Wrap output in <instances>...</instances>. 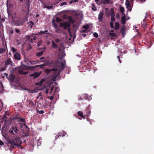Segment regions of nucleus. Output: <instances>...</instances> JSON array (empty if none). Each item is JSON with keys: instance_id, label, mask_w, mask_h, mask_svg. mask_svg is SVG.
Here are the masks:
<instances>
[{"instance_id": "21", "label": "nucleus", "mask_w": 154, "mask_h": 154, "mask_svg": "<svg viewBox=\"0 0 154 154\" xmlns=\"http://www.w3.org/2000/svg\"><path fill=\"white\" fill-rule=\"evenodd\" d=\"M28 24V27H30L31 29L32 28V26L34 24L33 22L32 21H30L27 23Z\"/></svg>"}, {"instance_id": "24", "label": "nucleus", "mask_w": 154, "mask_h": 154, "mask_svg": "<svg viewBox=\"0 0 154 154\" xmlns=\"http://www.w3.org/2000/svg\"><path fill=\"white\" fill-rule=\"evenodd\" d=\"M77 114L80 116L81 117L84 119H85L84 116L83 115V113L81 111H78L77 113Z\"/></svg>"}, {"instance_id": "41", "label": "nucleus", "mask_w": 154, "mask_h": 154, "mask_svg": "<svg viewBox=\"0 0 154 154\" xmlns=\"http://www.w3.org/2000/svg\"><path fill=\"white\" fill-rule=\"evenodd\" d=\"M110 27L112 28H114L113 23L111 21L110 22Z\"/></svg>"}, {"instance_id": "15", "label": "nucleus", "mask_w": 154, "mask_h": 154, "mask_svg": "<svg viewBox=\"0 0 154 154\" xmlns=\"http://www.w3.org/2000/svg\"><path fill=\"white\" fill-rule=\"evenodd\" d=\"M19 119V120L18 121L19 122H20L22 123V124L23 125L25 124L26 122H25V119H23V118H19L18 117V118L16 117L15 118L16 119Z\"/></svg>"}, {"instance_id": "30", "label": "nucleus", "mask_w": 154, "mask_h": 154, "mask_svg": "<svg viewBox=\"0 0 154 154\" xmlns=\"http://www.w3.org/2000/svg\"><path fill=\"white\" fill-rule=\"evenodd\" d=\"M89 28V26L88 25H85L83 26V28L86 30H88Z\"/></svg>"}, {"instance_id": "2", "label": "nucleus", "mask_w": 154, "mask_h": 154, "mask_svg": "<svg viewBox=\"0 0 154 154\" xmlns=\"http://www.w3.org/2000/svg\"><path fill=\"white\" fill-rule=\"evenodd\" d=\"M27 17H21L20 19L17 20H13L11 23L12 26H22L25 23L27 19Z\"/></svg>"}, {"instance_id": "44", "label": "nucleus", "mask_w": 154, "mask_h": 154, "mask_svg": "<svg viewBox=\"0 0 154 154\" xmlns=\"http://www.w3.org/2000/svg\"><path fill=\"white\" fill-rule=\"evenodd\" d=\"M30 63L31 64L34 65L36 64V62L34 61H30Z\"/></svg>"}, {"instance_id": "8", "label": "nucleus", "mask_w": 154, "mask_h": 154, "mask_svg": "<svg viewBox=\"0 0 154 154\" xmlns=\"http://www.w3.org/2000/svg\"><path fill=\"white\" fill-rule=\"evenodd\" d=\"M41 72H35L34 73L31 74L30 75V77H33V79H35L38 77L40 75Z\"/></svg>"}, {"instance_id": "58", "label": "nucleus", "mask_w": 154, "mask_h": 154, "mask_svg": "<svg viewBox=\"0 0 154 154\" xmlns=\"http://www.w3.org/2000/svg\"><path fill=\"white\" fill-rule=\"evenodd\" d=\"M72 1L73 2H77L78 1V0H72Z\"/></svg>"}, {"instance_id": "64", "label": "nucleus", "mask_w": 154, "mask_h": 154, "mask_svg": "<svg viewBox=\"0 0 154 154\" xmlns=\"http://www.w3.org/2000/svg\"><path fill=\"white\" fill-rule=\"evenodd\" d=\"M6 116H7V115H6V114L4 115V118H7V117H6Z\"/></svg>"}, {"instance_id": "40", "label": "nucleus", "mask_w": 154, "mask_h": 154, "mask_svg": "<svg viewBox=\"0 0 154 154\" xmlns=\"http://www.w3.org/2000/svg\"><path fill=\"white\" fill-rule=\"evenodd\" d=\"M45 71L46 72L49 73L51 72V70L49 69H45Z\"/></svg>"}, {"instance_id": "20", "label": "nucleus", "mask_w": 154, "mask_h": 154, "mask_svg": "<svg viewBox=\"0 0 154 154\" xmlns=\"http://www.w3.org/2000/svg\"><path fill=\"white\" fill-rule=\"evenodd\" d=\"M146 18L144 19L143 21V23L142 24V27L143 28H145L147 26V23L145 21Z\"/></svg>"}, {"instance_id": "61", "label": "nucleus", "mask_w": 154, "mask_h": 154, "mask_svg": "<svg viewBox=\"0 0 154 154\" xmlns=\"http://www.w3.org/2000/svg\"><path fill=\"white\" fill-rule=\"evenodd\" d=\"M46 93L47 94L48 93V89H47V88L46 89Z\"/></svg>"}, {"instance_id": "52", "label": "nucleus", "mask_w": 154, "mask_h": 154, "mask_svg": "<svg viewBox=\"0 0 154 154\" xmlns=\"http://www.w3.org/2000/svg\"><path fill=\"white\" fill-rule=\"evenodd\" d=\"M55 41L56 42H60V40L58 38H57L55 39Z\"/></svg>"}, {"instance_id": "18", "label": "nucleus", "mask_w": 154, "mask_h": 154, "mask_svg": "<svg viewBox=\"0 0 154 154\" xmlns=\"http://www.w3.org/2000/svg\"><path fill=\"white\" fill-rule=\"evenodd\" d=\"M12 63V61L10 60V58H8L7 60L5 62V64L6 66Z\"/></svg>"}, {"instance_id": "4", "label": "nucleus", "mask_w": 154, "mask_h": 154, "mask_svg": "<svg viewBox=\"0 0 154 154\" xmlns=\"http://www.w3.org/2000/svg\"><path fill=\"white\" fill-rule=\"evenodd\" d=\"M26 38L27 40L29 41L30 42L33 43V40H35L36 39V36L35 34L32 33L30 35H26Z\"/></svg>"}, {"instance_id": "42", "label": "nucleus", "mask_w": 154, "mask_h": 154, "mask_svg": "<svg viewBox=\"0 0 154 154\" xmlns=\"http://www.w3.org/2000/svg\"><path fill=\"white\" fill-rule=\"evenodd\" d=\"M29 92L30 93H34L35 92V91L34 90H29Z\"/></svg>"}, {"instance_id": "55", "label": "nucleus", "mask_w": 154, "mask_h": 154, "mask_svg": "<svg viewBox=\"0 0 154 154\" xmlns=\"http://www.w3.org/2000/svg\"><path fill=\"white\" fill-rule=\"evenodd\" d=\"M2 124V121L0 120V130L1 129V126Z\"/></svg>"}, {"instance_id": "28", "label": "nucleus", "mask_w": 154, "mask_h": 154, "mask_svg": "<svg viewBox=\"0 0 154 154\" xmlns=\"http://www.w3.org/2000/svg\"><path fill=\"white\" fill-rule=\"evenodd\" d=\"M92 7L91 8L94 11H97V8L96 7L94 6V4H93L92 5Z\"/></svg>"}, {"instance_id": "45", "label": "nucleus", "mask_w": 154, "mask_h": 154, "mask_svg": "<svg viewBox=\"0 0 154 154\" xmlns=\"http://www.w3.org/2000/svg\"><path fill=\"white\" fill-rule=\"evenodd\" d=\"M111 20L112 21H114L115 20V17H111Z\"/></svg>"}, {"instance_id": "47", "label": "nucleus", "mask_w": 154, "mask_h": 154, "mask_svg": "<svg viewBox=\"0 0 154 154\" xmlns=\"http://www.w3.org/2000/svg\"><path fill=\"white\" fill-rule=\"evenodd\" d=\"M15 31L17 33H19L20 32V30L19 29H15Z\"/></svg>"}, {"instance_id": "53", "label": "nucleus", "mask_w": 154, "mask_h": 154, "mask_svg": "<svg viewBox=\"0 0 154 154\" xmlns=\"http://www.w3.org/2000/svg\"><path fill=\"white\" fill-rule=\"evenodd\" d=\"M4 144V143L0 140V145L2 146Z\"/></svg>"}, {"instance_id": "10", "label": "nucleus", "mask_w": 154, "mask_h": 154, "mask_svg": "<svg viewBox=\"0 0 154 154\" xmlns=\"http://www.w3.org/2000/svg\"><path fill=\"white\" fill-rule=\"evenodd\" d=\"M9 80L11 81V82H13L15 78V75L13 74H10L9 75Z\"/></svg>"}, {"instance_id": "36", "label": "nucleus", "mask_w": 154, "mask_h": 154, "mask_svg": "<svg viewBox=\"0 0 154 154\" xmlns=\"http://www.w3.org/2000/svg\"><path fill=\"white\" fill-rule=\"evenodd\" d=\"M45 7L48 8V9H53V6H46V5H45Z\"/></svg>"}, {"instance_id": "54", "label": "nucleus", "mask_w": 154, "mask_h": 154, "mask_svg": "<svg viewBox=\"0 0 154 154\" xmlns=\"http://www.w3.org/2000/svg\"><path fill=\"white\" fill-rule=\"evenodd\" d=\"M87 30H86V29H85V30H82L81 31V32H82V33H85V32H86V31H87Z\"/></svg>"}, {"instance_id": "29", "label": "nucleus", "mask_w": 154, "mask_h": 154, "mask_svg": "<svg viewBox=\"0 0 154 154\" xmlns=\"http://www.w3.org/2000/svg\"><path fill=\"white\" fill-rule=\"evenodd\" d=\"M43 51H41L37 53L36 54V56L39 57L40 56L43 54Z\"/></svg>"}, {"instance_id": "7", "label": "nucleus", "mask_w": 154, "mask_h": 154, "mask_svg": "<svg viewBox=\"0 0 154 154\" xmlns=\"http://www.w3.org/2000/svg\"><path fill=\"white\" fill-rule=\"evenodd\" d=\"M26 2H25V4L26 5V11H25L23 9V10L26 13L27 15H28L29 10V7H30V5L29 4V0H26Z\"/></svg>"}, {"instance_id": "34", "label": "nucleus", "mask_w": 154, "mask_h": 154, "mask_svg": "<svg viewBox=\"0 0 154 154\" xmlns=\"http://www.w3.org/2000/svg\"><path fill=\"white\" fill-rule=\"evenodd\" d=\"M120 11L122 13H123L124 14V8L123 7H122L120 8Z\"/></svg>"}, {"instance_id": "59", "label": "nucleus", "mask_w": 154, "mask_h": 154, "mask_svg": "<svg viewBox=\"0 0 154 154\" xmlns=\"http://www.w3.org/2000/svg\"><path fill=\"white\" fill-rule=\"evenodd\" d=\"M68 31L69 33H70V27H69V28H68Z\"/></svg>"}, {"instance_id": "22", "label": "nucleus", "mask_w": 154, "mask_h": 154, "mask_svg": "<svg viewBox=\"0 0 154 154\" xmlns=\"http://www.w3.org/2000/svg\"><path fill=\"white\" fill-rule=\"evenodd\" d=\"M119 27V23L118 22H116L115 23V26L114 28V29L115 30H117Z\"/></svg>"}, {"instance_id": "31", "label": "nucleus", "mask_w": 154, "mask_h": 154, "mask_svg": "<svg viewBox=\"0 0 154 154\" xmlns=\"http://www.w3.org/2000/svg\"><path fill=\"white\" fill-rule=\"evenodd\" d=\"M11 51H12L13 53H14L17 51V50L13 47H12L11 48Z\"/></svg>"}, {"instance_id": "5", "label": "nucleus", "mask_w": 154, "mask_h": 154, "mask_svg": "<svg viewBox=\"0 0 154 154\" xmlns=\"http://www.w3.org/2000/svg\"><path fill=\"white\" fill-rule=\"evenodd\" d=\"M60 61L59 62L58 67L61 70H63L65 68L66 64L65 60L62 58L60 59Z\"/></svg>"}, {"instance_id": "63", "label": "nucleus", "mask_w": 154, "mask_h": 154, "mask_svg": "<svg viewBox=\"0 0 154 154\" xmlns=\"http://www.w3.org/2000/svg\"><path fill=\"white\" fill-rule=\"evenodd\" d=\"M140 1L141 2H143L146 1V0H140Z\"/></svg>"}, {"instance_id": "38", "label": "nucleus", "mask_w": 154, "mask_h": 154, "mask_svg": "<svg viewBox=\"0 0 154 154\" xmlns=\"http://www.w3.org/2000/svg\"><path fill=\"white\" fill-rule=\"evenodd\" d=\"M93 36L95 38H97L98 37V34L97 32H94L93 34Z\"/></svg>"}, {"instance_id": "37", "label": "nucleus", "mask_w": 154, "mask_h": 154, "mask_svg": "<svg viewBox=\"0 0 154 154\" xmlns=\"http://www.w3.org/2000/svg\"><path fill=\"white\" fill-rule=\"evenodd\" d=\"M56 20L57 22H60L62 20L60 18L57 17L56 18Z\"/></svg>"}, {"instance_id": "14", "label": "nucleus", "mask_w": 154, "mask_h": 154, "mask_svg": "<svg viewBox=\"0 0 154 154\" xmlns=\"http://www.w3.org/2000/svg\"><path fill=\"white\" fill-rule=\"evenodd\" d=\"M86 112L87 114L85 115V116L87 117H89L90 115L91 111L90 108L88 107H87L86 110Z\"/></svg>"}, {"instance_id": "16", "label": "nucleus", "mask_w": 154, "mask_h": 154, "mask_svg": "<svg viewBox=\"0 0 154 154\" xmlns=\"http://www.w3.org/2000/svg\"><path fill=\"white\" fill-rule=\"evenodd\" d=\"M126 17L124 15L122 16L121 18V22L123 25H125L126 23Z\"/></svg>"}, {"instance_id": "62", "label": "nucleus", "mask_w": 154, "mask_h": 154, "mask_svg": "<svg viewBox=\"0 0 154 154\" xmlns=\"http://www.w3.org/2000/svg\"><path fill=\"white\" fill-rule=\"evenodd\" d=\"M14 16H15V17H17V18H19V17H18L17 16V14H16V13H15V14Z\"/></svg>"}, {"instance_id": "35", "label": "nucleus", "mask_w": 154, "mask_h": 154, "mask_svg": "<svg viewBox=\"0 0 154 154\" xmlns=\"http://www.w3.org/2000/svg\"><path fill=\"white\" fill-rule=\"evenodd\" d=\"M7 67V66H5V67H1L0 69V71H3L5 70L6 69V68Z\"/></svg>"}, {"instance_id": "51", "label": "nucleus", "mask_w": 154, "mask_h": 154, "mask_svg": "<svg viewBox=\"0 0 154 154\" xmlns=\"http://www.w3.org/2000/svg\"><path fill=\"white\" fill-rule=\"evenodd\" d=\"M117 58L119 60V61L120 62V63H121L122 62L120 60V57L119 56H118L117 57Z\"/></svg>"}, {"instance_id": "11", "label": "nucleus", "mask_w": 154, "mask_h": 154, "mask_svg": "<svg viewBox=\"0 0 154 154\" xmlns=\"http://www.w3.org/2000/svg\"><path fill=\"white\" fill-rule=\"evenodd\" d=\"M103 13L102 12H100L98 15V20L99 21L102 22L103 19Z\"/></svg>"}, {"instance_id": "9", "label": "nucleus", "mask_w": 154, "mask_h": 154, "mask_svg": "<svg viewBox=\"0 0 154 154\" xmlns=\"http://www.w3.org/2000/svg\"><path fill=\"white\" fill-rule=\"evenodd\" d=\"M14 58L15 60H20L21 59L20 54L18 52H16L14 54Z\"/></svg>"}, {"instance_id": "3", "label": "nucleus", "mask_w": 154, "mask_h": 154, "mask_svg": "<svg viewBox=\"0 0 154 154\" xmlns=\"http://www.w3.org/2000/svg\"><path fill=\"white\" fill-rule=\"evenodd\" d=\"M8 132L14 136H17L19 132L17 127L15 126H12L10 129L8 130Z\"/></svg>"}, {"instance_id": "25", "label": "nucleus", "mask_w": 154, "mask_h": 154, "mask_svg": "<svg viewBox=\"0 0 154 154\" xmlns=\"http://www.w3.org/2000/svg\"><path fill=\"white\" fill-rule=\"evenodd\" d=\"M52 47L53 48H57V45L54 42V41L52 42Z\"/></svg>"}, {"instance_id": "33", "label": "nucleus", "mask_w": 154, "mask_h": 154, "mask_svg": "<svg viewBox=\"0 0 154 154\" xmlns=\"http://www.w3.org/2000/svg\"><path fill=\"white\" fill-rule=\"evenodd\" d=\"M13 30L12 28L10 29H9V33L10 35H12L13 34Z\"/></svg>"}, {"instance_id": "13", "label": "nucleus", "mask_w": 154, "mask_h": 154, "mask_svg": "<svg viewBox=\"0 0 154 154\" xmlns=\"http://www.w3.org/2000/svg\"><path fill=\"white\" fill-rule=\"evenodd\" d=\"M67 19L68 21L72 24L74 23L75 22L74 20L71 16H69L68 17Z\"/></svg>"}, {"instance_id": "27", "label": "nucleus", "mask_w": 154, "mask_h": 154, "mask_svg": "<svg viewBox=\"0 0 154 154\" xmlns=\"http://www.w3.org/2000/svg\"><path fill=\"white\" fill-rule=\"evenodd\" d=\"M5 50V49L3 48H0V54H2L4 52Z\"/></svg>"}, {"instance_id": "49", "label": "nucleus", "mask_w": 154, "mask_h": 154, "mask_svg": "<svg viewBox=\"0 0 154 154\" xmlns=\"http://www.w3.org/2000/svg\"><path fill=\"white\" fill-rule=\"evenodd\" d=\"M54 27L55 29H57V25L54 23H53Z\"/></svg>"}, {"instance_id": "39", "label": "nucleus", "mask_w": 154, "mask_h": 154, "mask_svg": "<svg viewBox=\"0 0 154 154\" xmlns=\"http://www.w3.org/2000/svg\"><path fill=\"white\" fill-rule=\"evenodd\" d=\"M109 35L110 36L113 37H115L116 36V34L113 33H109Z\"/></svg>"}, {"instance_id": "23", "label": "nucleus", "mask_w": 154, "mask_h": 154, "mask_svg": "<svg viewBox=\"0 0 154 154\" xmlns=\"http://www.w3.org/2000/svg\"><path fill=\"white\" fill-rule=\"evenodd\" d=\"M126 28L124 26L122 28L121 32L123 35H124L125 34V31Z\"/></svg>"}, {"instance_id": "60", "label": "nucleus", "mask_w": 154, "mask_h": 154, "mask_svg": "<svg viewBox=\"0 0 154 154\" xmlns=\"http://www.w3.org/2000/svg\"><path fill=\"white\" fill-rule=\"evenodd\" d=\"M39 16V14H37L35 16V17L36 18H38V17Z\"/></svg>"}, {"instance_id": "26", "label": "nucleus", "mask_w": 154, "mask_h": 154, "mask_svg": "<svg viewBox=\"0 0 154 154\" xmlns=\"http://www.w3.org/2000/svg\"><path fill=\"white\" fill-rule=\"evenodd\" d=\"M110 12L111 13V17H115V14L114 12V10L113 9L111 8L110 10Z\"/></svg>"}, {"instance_id": "43", "label": "nucleus", "mask_w": 154, "mask_h": 154, "mask_svg": "<svg viewBox=\"0 0 154 154\" xmlns=\"http://www.w3.org/2000/svg\"><path fill=\"white\" fill-rule=\"evenodd\" d=\"M67 4V3L66 2H63L60 4V6H62L63 5H66Z\"/></svg>"}, {"instance_id": "19", "label": "nucleus", "mask_w": 154, "mask_h": 154, "mask_svg": "<svg viewBox=\"0 0 154 154\" xmlns=\"http://www.w3.org/2000/svg\"><path fill=\"white\" fill-rule=\"evenodd\" d=\"M112 2L111 0H104L103 1V3L104 4H112Z\"/></svg>"}, {"instance_id": "17", "label": "nucleus", "mask_w": 154, "mask_h": 154, "mask_svg": "<svg viewBox=\"0 0 154 154\" xmlns=\"http://www.w3.org/2000/svg\"><path fill=\"white\" fill-rule=\"evenodd\" d=\"M125 4L127 8H131V6L130 5V3L128 0H126Z\"/></svg>"}, {"instance_id": "50", "label": "nucleus", "mask_w": 154, "mask_h": 154, "mask_svg": "<svg viewBox=\"0 0 154 154\" xmlns=\"http://www.w3.org/2000/svg\"><path fill=\"white\" fill-rule=\"evenodd\" d=\"M39 66V65H36L34 66L30 67L32 69H34L35 68L38 67Z\"/></svg>"}, {"instance_id": "56", "label": "nucleus", "mask_w": 154, "mask_h": 154, "mask_svg": "<svg viewBox=\"0 0 154 154\" xmlns=\"http://www.w3.org/2000/svg\"><path fill=\"white\" fill-rule=\"evenodd\" d=\"M59 31H60V29H58L57 30H56V31H55V32H56L57 33H59Z\"/></svg>"}, {"instance_id": "48", "label": "nucleus", "mask_w": 154, "mask_h": 154, "mask_svg": "<svg viewBox=\"0 0 154 154\" xmlns=\"http://www.w3.org/2000/svg\"><path fill=\"white\" fill-rule=\"evenodd\" d=\"M39 34H41V35H42V34H45V32H44V31H41L39 32Z\"/></svg>"}, {"instance_id": "46", "label": "nucleus", "mask_w": 154, "mask_h": 154, "mask_svg": "<svg viewBox=\"0 0 154 154\" xmlns=\"http://www.w3.org/2000/svg\"><path fill=\"white\" fill-rule=\"evenodd\" d=\"M44 32L45 34H50V33H49L48 30H45L44 31Z\"/></svg>"}, {"instance_id": "6", "label": "nucleus", "mask_w": 154, "mask_h": 154, "mask_svg": "<svg viewBox=\"0 0 154 154\" xmlns=\"http://www.w3.org/2000/svg\"><path fill=\"white\" fill-rule=\"evenodd\" d=\"M70 26V24L69 23L66 21H65L63 23H60L59 26L60 27L63 26V29H66L69 27Z\"/></svg>"}, {"instance_id": "12", "label": "nucleus", "mask_w": 154, "mask_h": 154, "mask_svg": "<svg viewBox=\"0 0 154 154\" xmlns=\"http://www.w3.org/2000/svg\"><path fill=\"white\" fill-rule=\"evenodd\" d=\"M45 79H42L39 82H36L35 83V85H39V86H41L42 85V83H43V82H45Z\"/></svg>"}, {"instance_id": "57", "label": "nucleus", "mask_w": 154, "mask_h": 154, "mask_svg": "<svg viewBox=\"0 0 154 154\" xmlns=\"http://www.w3.org/2000/svg\"><path fill=\"white\" fill-rule=\"evenodd\" d=\"M54 98V97L53 96H51L49 98V99L50 100H52Z\"/></svg>"}, {"instance_id": "32", "label": "nucleus", "mask_w": 154, "mask_h": 154, "mask_svg": "<svg viewBox=\"0 0 154 154\" xmlns=\"http://www.w3.org/2000/svg\"><path fill=\"white\" fill-rule=\"evenodd\" d=\"M37 112L38 113H39V114H43L44 113V111L43 110L39 111L38 110H37Z\"/></svg>"}, {"instance_id": "1", "label": "nucleus", "mask_w": 154, "mask_h": 154, "mask_svg": "<svg viewBox=\"0 0 154 154\" xmlns=\"http://www.w3.org/2000/svg\"><path fill=\"white\" fill-rule=\"evenodd\" d=\"M8 144H11L14 148L16 147H19L21 143L22 142L20 138L19 137H16L14 139H11L8 141Z\"/></svg>"}]
</instances>
